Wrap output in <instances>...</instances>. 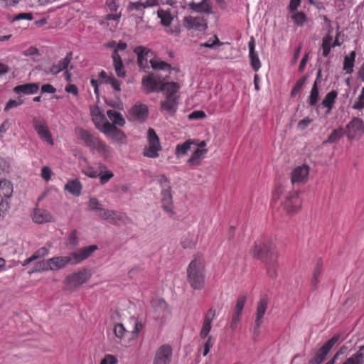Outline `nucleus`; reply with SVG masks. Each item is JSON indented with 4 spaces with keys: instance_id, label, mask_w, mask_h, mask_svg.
Masks as SVG:
<instances>
[{
    "instance_id": "obj_1",
    "label": "nucleus",
    "mask_w": 364,
    "mask_h": 364,
    "mask_svg": "<svg viewBox=\"0 0 364 364\" xmlns=\"http://www.w3.org/2000/svg\"><path fill=\"white\" fill-rule=\"evenodd\" d=\"M274 206L277 211L284 215H294L298 213L302 204L297 191H287L284 186H277L273 192Z\"/></svg>"
},
{
    "instance_id": "obj_2",
    "label": "nucleus",
    "mask_w": 364,
    "mask_h": 364,
    "mask_svg": "<svg viewBox=\"0 0 364 364\" xmlns=\"http://www.w3.org/2000/svg\"><path fill=\"white\" fill-rule=\"evenodd\" d=\"M205 261L202 255H197L188 267L187 280L193 289L200 290L205 286Z\"/></svg>"
},
{
    "instance_id": "obj_3",
    "label": "nucleus",
    "mask_w": 364,
    "mask_h": 364,
    "mask_svg": "<svg viewBox=\"0 0 364 364\" xmlns=\"http://www.w3.org/2000/svg\"><path fill=\"white\" fill-rule=\"evenodd\" d=\"M75 133L78 139L82 140L87 147L95 149L102 154L107 153L109 151L107 144L88 130L78 127L75 129Z\"/></svg>"
},
{
    "instance_id": "obj_4",
    "label": "nucleus",
    "mask_w": 364,
    "mask_h": 364,
    "mask_svg": "<svg viewBox=\"0 0 364 364\" xmlns=\"http://www.w3.org/2000/svg\"><path fill=\"white\" fill-rule=\"evenodd\" d=\"M277 255L275 245L269 237H262L255 242L253 249L255 258L264 261Z\"/></svg>"
},
{
    "instance_id": "obj_5",
    "label": "nucleus",
    "mask_w": 364,
    "mask_h": 364,
    "mask_svg": "<svg viewBox=\"0 0 364 364\" xmlns=\"http://www.w3.org/2000/svg\"><path fill=\"white\" fill-rule=\"evenodd\" d=\"M88 208L90 210L95 211L99 217L113 223L123 219V214L114 210L105 209L96 198H90L88 202Z\"/></svg>"
},
{
    "instance_id": "obj_6",
    "label": "nucleus",
    "mask_w": 364,
    "mask_h": 364,
    "mask_svg": "<svg viewBox=\"0 0 364 364\" xmlns=\"http://www.w3.org/2000/svg\"><path fill=\"white\" fill-rule=\"evenodd\" d=\"M161 188V204L163 209L168 213H173V204L170 181L162 175L159 179Z\"/></svg>"
},
{
    "instance_id": "obj_7",
    "label": "nucleus",
    "mask_w": 364,
    "mask_h": 364,
    "mask_svg": "<svg viewBox=\"0 0 364 364\" xmlns=\"http://www.w3.org/2000/svg\"><path fill=\"white\" fill-rule=\"evenodd\" d=\"M147 142L148 144L144 149L143 155L151 159L159 157V152L161 150L162 147L159 137L152 128L148 129Z\"/></svg>"
},
{
    "instance_id": "obj_8",
    "label": "nucleus",
    "mask_w": 364,
    "mask_h": 364,
    "mask_svg": "<svg viewBox=\"0 0 364 364\" xmlns=\"http://www.w3.org/2000/svg\"><path fill=\"white\" fill-rule=\"evenodd\" d=\"M165 80L166 77H162L154 73H150L142 77V88L147 94L161 92L164 81Z\"/></svg>"
},
{
    "instance_id": "obj_9",
    "label": "nucleus",
    "mask_w": 364,
    "mask_h": 364,
    "mask_svg": "<svg viewBox=\"0 0 364 364\" xmlns=\"http://www.w3.org/2000/svg\"><path fill=\"white\" fill-rule=\"evenodd\" d=\"M32 123L40 139L46 141L50 145H53L54 141L46 121L41 117H34Z\"/></svg>"
},
{
    "instance_id": "obj_10",
    "label": "nucleus",
    "mask_w": 364,
    "mask_h": 364,
    "mask_svg": "<svg viewBox=\"0 0 364 364\" xmlns=\"http://www.w3.org/2000/svg\"><path fill=\"white\" fill-rule=\"evenodd\" d=\"M13 193L12 183L6 179L0 180V218L9 208V198Z\"/></svg>"
},
{
    "instance_id": "obj_11",
    "label": "nucleus",
    "mask_w": 364,
    "mask_h": 364,
    "mask_svg": "<svg viewBox=\"0 0 364 364\" xmlns=\"http://www.w3.org/2000/svg\"><path fill=\"white\" fill-rule=\"evenodd\" d=\"M90 277L89 272L86 269H83L68 275L64 282L68 289L73 290L85 283Z\"/></svg>"
},
{
    "instance_id": "obj_12",
    "label": "nucleus",
    "mask_w": 364,
    "mask_h": 364,
    "mask_svg": "<svg viewBox=\"0 0 364 364\" xmlns=\"http://www.w3.org/2000/svg\"><path fill=\"white\" fill-rule=\"evenodd\" d=\"M127 48V45L126 43L119 41L112 53L113 66L114 68L116 74L119 77H124L126 76L124 66L122 58L119 54V51H123L126 50Z\"/></svg>"
},
{
    "instance_id": "obj_13",
    "label": "nucleus",
    "mask_w": 364,
    "mask_h": 364,
    "mask_svg": "<svg viewBox=\"0 0 364 364\" xmlns=\"http://www.w3.org/2000/svg\"><path fill=\"white\" fill-rule=\"evenodd\" d=\"M339 338L340 336L336 335L326 342L318 350L314 357L309 361V364H321Z\"/></svg>"
},
{
    "instance_id": "obj_14",
    "label": "nucleus",
    "mask_w": 364,
    "mask_h": 364,
    "mask_svg": "<svg viewBox=\"0 0 364 364\" xmlns=\"http://www.w3.org/2000/svg\"><path fill=\"white\" fill-rule=\"evenodd\" d=\"M310 168L303 164L294 168L291 173V182L292 185H300L308 181Z\"/></svg>"
},
{
    "instance_id": "obj_15",
    "label": "nucleus",
    "mask_w": 364,
    "mask_h": 364,
    "mask_svg": "<svg viewBox=\"0 0 364 364\" xmlns=\"http://www.w3.org/2000/svg\"><path fill=\"white\" fill-rule=\"evenodd\" d=\"M98 249V247L95 245H92L88 247H84L73 252L70 254V258L71 259V264H77L87 259L95 250Z\"/></svg>"
},
{
    "instance_id": "obj_16",
    "label": "nucleus",
    "mask_w": 364,
    "mask_h": 364,
    "mask_svg": "<svg viewBox=\"0 0 364 364\" xmlns=\"http://www.w3.org/2000/svg\"><path fill=\"white\" fill-rule=\"evenodd\" d=\"M72 53H68L65 57L60 60L56 63H53L50 66L45 68V73L53 75H56L62 71H65L68 68L72 60Z\"/></svg>"
},
{
    "instance_id": "obj_17",
    "label": "nucleus",
    "mask_w": 364,
    "mask_h": 364,
    "mask_svg": "<svg viewBox=\"0 0 364 364\" xmlns=\"http://www.w3.org/2000/svg\"><path fill=\"white\" fill-rule=\"evenodd\" d=\"M183 26L188 29L204 31L207 28V23L204 18L200 16H186L183 18Z\"/></svg>"
},
{
    "instance_id": "obj_18",
    "label": "nucleus",
    "mask_w": 364,
    "mask_h": 364,
    "mask_svg": "<svg viewBox=\"0 0 364 364\" xmlns=\"http://www.w3.org/2000/svg\"><path fill=\"white\" fill-rule=\"evenodd\" d=\"M347 136L349 139H352L360 136L364 131V122L358 118H353L346 126Z\"/></svg>"
},
{
    "instance_id": "obj_19",
    "label": "nucleus",
    "mask_w": 364,
    "mask_h": 364,
    "mask_svg": "<svg viewBox=\"0 0 364 364\" xmlns=\"http://www.w3.org/2000/svg\"><path fill=\"white\" fill-rule=\"evenodd\" d=\"M172 348L169 345H163L157 350L154 364H170Z\"/></svg>"
},
{
    "instance_id": "obj_20",
    "label": "nucleus",
    "mask_w": 364,
    "mask_h": 364,
    "mask_svg": "<svg viewBox=\"0 0 364 364\" xmlns=\"http://www.w3.org/2000/svg\"><path fill=\"white\" fill-rule=\"evenodd\" d=\"M189 8L200 14H210L212 13V6L210 0H191L187 2Z\"/></svg>"
},
{
    "instance_id": "obj_21",
    "label": "nucleus",
    "mask_w": 364,
    "mask_h": 364,
    "mask_svg": "<svg viewBox=\"0 0 364 364\" xmlns=\"http://www.w3.org/2000/svg\"><path fill=\"white\" fill-rule=\"evenodd\" d=\"M216 315V310L213 308H210L204 316L203 323L202 328L200 332V336L201 338H206L210 330L211 323Z\"/></svg>"
},
{
    "instance_id": "obj_22",
    "label": "nucleus",
    "mask_w": 364,
    "mask_h": 364,
    "mask_svg": "<svg viewBox=\"0 0 364 364\" xmlns=\"http://www.w3.org/2000/svg\"><path fill=\"white\" fill-rule=\"evenodd\" d=\"M149 62L153 70L166 73V75L164 77H166V79L168 77L172 70L178 71L176 68H172L169 63L163 61L158 57L151 59Z\"/></svg>"
},
{
    "instance_id": "obj_23",
    "label": "nucleus",
    "mask_w": 364,
    "mask_h": 364,
    "mask_svg": "<svg viewBox=\"0 0 364 364\" xmlns=\"http://www.w3.org/2000/svg\"><path fill=\"white\" fill-rule=\"evenodd\" d=\"M268 306V299L267 296H263L260 299L259 301L257 304V309L255 314V331L259 329L262 323V318L266 312Z\"/></svg>"
},
{
    "instance_id": "obj_24",
    "label": "nucleus",
    "mask_w": 364,
    "mask_h": 364,
    "mask_svg": "<svg viewBox=\"0 0 364 364\" xmlns=\"http://www.w3.org/2000/svg\"><path fill=\"white\" fill-rule=\"evenodd\" d=\"M48 262L50 264V270L56 271L65 267L68 264H71V259L69 255L65 257H53L48 259Z\"/></svg>"
},
{
    "instance_id": "obj_25",
    "label": "nucleus",
    "mask_w": 364,
    "mask_h": 364,
    "mask_svg": "<svg viewBox=\"0 0 364 364\" xmlns=\"http://www.w3.org/2000/svg\"><path fill=\"white\" fill-rule=\"evenodd\" d=\"M249 57L250 59V65L255 71H258L261 68V63L257 53L255 52V43L253 37L251 38L248 43Z\"/></svg>"
},
{
    "instance_id": "obj_26",
    "label": "nucleus",
    "mask_w": 364,
    "mask_h": 364,
    "mask_svg": "<svg viewBox=\"0 0 364 364\" xmlns=\"http://www.w3.org/2000/svg\"><path fill=\"white\" fill-rule=\"evenodd\" d=\"M33 220L38 224H43L53 220L51 213L43 209H36L33 215Z\"/></svg>"
},
{
    "instance_id": "obj_27",
    "label": "nucleus",
    "mask_w": 364,
    "mask_h": 364,
    "mask_svg": "<svg viewBox=\"0 0 364 364\" xmlns=\"http://www.w3.org/2000/svg\"><path fill=\"white\" fill-rule=\"evenodd\" d=\"M208 153L207 149H196L188 159L187 164L190 166H198L201 164L205 155Z\"/></svg>"
},
{
    "instance_id": "obj_28",
    "label": "nucleus",
    "mask_w": 364,
    "mask_h": 364,
    "mask_svg": "<svg viewBox=\"0 0 364 364\" xmlns=\"http://www.w3.org/2000/svg\"><path fill=\"white\" fill-rule=\"evenodd\" d=\"M38 90L39 84L34 82L17 85L14 88V92L16 94L33 95L36 93Z\"/></svg>"
},
{
    "instance_id": "obj_29",
    "label": "nucleus",
    "mask_w": 364,
    "mask_h": 364,
    "mask_svg": "<svg viewBox=\"0 0 364 364\" xmlns=\"http://www.w3.org/2000/svg\"><path fill=\"white\" fill-rule=\"evenodd\" d=\"M341 364H364V350L362 346L359 347L355 353L342 361Z\"/></svg>"
},
{
    "instance_id": "obj_30",
    "label": "nucleus",
    "mask_w": 364,
    "mask_h": 364,
    "mask_svg": "<svg viewBox=\"0 0 364 364\" xmlns=\"http://www.w3.org/2000/svg\"><path fill=\"white\" fill-rule=\"evenodd\" d=\"M266 265L267 273L271 278H275L277 276L278 262L277 255L271 259L262 261Z\"/></svg>"
},
{
    "instance_id": "obj_31",
    "label": "nucleus",
    "mask_w": 364,
    "mask_h": 364,
    "mask_svg": "<svg viewBox=\"0 0 364 364\" xmlns=\"http://www.w3.org/2000/svg\"><path fill=\"white\" fill-rule=\"evenodd\" d=\"M337 96L338 92L336 90H331L326 94L323 100L321 105L327 108V111L326 112V114H328L331 112Z\"/></svg>"
},
{
    "instance_id": "obj_32",
    "label": "nucleus",
    "mask_w": 364,
    "mask_h": 364,
    "mask_svg": "<svg viewBox=\"0 0 364 364\" xmlns=\"http://www.w3.org/2000/svg\"><path fill=\"white\" fill-rule=\"evenodd\" d=\"M65 190L73 196H79L81 194L82 184L77 179L70 180L65 184Z\"/></svg>"
},
{
    "instance_id": "obj_33",
    "label": "nucleus",
    "mask_w": 364,
    "mask_h": 364,
    "mask_svg": "<svg viewBox=\"0 0 364 364\" xmlns=\"http://www.w3.org/2000/svg\"><path fill=\"white\" fill-rule=\"evenodd\" d=\"M179 90V85L174 82H165L164 81L161 91L165 92L166 97H176V95Z\"/></svg>"
},
{
    "instance_id": "obj_34",
    "label": "nucleus",
    "mask_w": 364,
    "mask_h": 364,
    "mask_svg": "<svg viewBox=\"0 0 364 364\" xmlns=\"http://www.w3.org/2000/svg\"><path fill=\"white\" fill-rule=\"evenodd\" d=\"M91 117L96 128L100 129L101 125L105 122V117L98 107L91 109Z\"/></svg>"
},
{
    "instance_id": "obj_35",
    "label": "nucleus",
    "mask_w": 364,
    "mask_h": 364,
    "mask_svg": "<svg viewBox=\"0 0 364 364\" xmlns=\"http://www.w3.org/2000/svg\"><path fill=\"white\" fill-rule=\"evenodd\" d=\"M130 112L136 119H144L148 115V108L144 105H136Z\"/></svg>"
},
{
    "instance_id": "obj_36",
    "label": "nucleus",
    "mask_w": 364,
    "mask_h": 364,
    "mask_svg": "<svg viewBox=\"0 0 364 364\" xmlns=\"http://www.w3.org/2000/svg\"><path fill=\"white\" fill-rule=\"evenodd\" d=\"M355 55V52L353 50L349 55L344 57L343 70H345L346 73L351 74L353 73Z\"/></svg>"
},
{
    "instance_id": "obj_37",
    "label": "nucleus",
    "mask_w": 364,
    "mask_h": 364,
    "mask_svg": "<svg viewBox=\"0 0 364 364\" xmlns=\"http://www.w3.org/2000/svg\"><path fill=\"white\" fill-rule=\"evenodd\" d=\"M161 109L168 112H174L177 108V97H166L161 102Z\"/></svg>"
},
{
    "instance_id": "obj_38",
    "label": "nucleus",
    "mask_w": 364,
    "mask_h": 364,
    "mask_svg": "<svg viewBox=\"0 0 364 364\" xmlns=\"http://www.w3.org/2000/svg\"><path fill=\"white\" fill-rule=\"evenodd\" d=\"M107 114L109 119L113 122V124L122 127L125 124V120L122 114L116 110H108Z\"/></svg>"
},
{
    "instance_id": "obj_39",
    "label": "nucleus",
    "mask_w": 364,
    "mask_h": 364,
    "mask_svg": "<svg viewBox=\"0 0 364 364\" xmlns=\"http://www.w3.org/2000/svg\"><path fill=\"white\" fill-rule=\"evenodd\" d=\"M291 18L297 26L302 27L308 22V17L304 11H296L291 16Z\"/></svg>"
},
{
    "instance_id": "obj_40",
    "label": "nucleus",
    "mask_w": 364,
    "mask_h": 364,
    "mask_svg": "<svg viewBox=\"0 0 364 364\" xmlns=\"http://www.w3.org/2000/svg\"><path fill=\"white\" fill-rule=\"evenodd\" d=\"M193 144H196V141L194 140L188 139L183 142V144H178L176 147V155L180 156L186 154L188 151L191 149V146Z\"/></svg>"
},
{
    "instance_id": "obj_41",
    "label": "nucleus",
    "mask_w": 364,
    "mask_h": 364,
    "mask_svg": "<svg viewBox=\"0 0 364 364\" xmlns=\"http://www.w3.org/2000/svg\"><path fill=\"white\" fill-rule=\"evenodd\" d=\"M333 41V38L331 35L328 34L324 36L322 39V55L324 57H327L330 52L331 49L333 48L331 42Z\"/></svg>"
},
{
    "instance_id": "obj_42",
    "label": "nucleus",
    "mask_w": 364,
    "mask_h": 364,
    "mask_svg": "<svg viewBox=\"0 0 364 364\" xmlns=\"http://www.w3.org/2000/svg\"><path fill=\"white\" fill-rule=\"evenodd\" d=\"M319 100V90L317 85V81L316 80L313 85V87L311 88L310 96H309V104L314 107L315 106L318 101Z\"/></svg>"
},
{
    "instance_id": "obj_43",
    "label": "nucleus",
    "mask_w": 364,
    "mask_h": 364,
    "mask_svg": "<svg viewBox=\"0 0 364 364\" xmlns=\"http://www.w3.org/2000/svg\"><path fill=\"white\" fill-rule=\"evenodd\" d=\"M343 135V131L342 128L334 129L328 139L324 141V144H333L338 141Z\"/></svg>"
},
{
    "instance_id": "obj_44",
    "label": "nucleus",
    "mask_w": 364,
    "mask_h": 364,
    "mask_svg": "<svg viewBox=\"0 0 364 364\" xmlns=\"http://www.w3.org/2000/svg\"><path fill=\"white\" fill-rule=\"evenodd\" d=\"M143 49L144 46H136L134 50V52L137 55V63L141 68H146L148 62L147 58L141 55V50H143Z\"/></svg>"
},
{
    "instance_id": "obj_45",
    "label": "nucleus",
    "mask_w": 364,
    "mask_h": 364,
    "mask_svg": "<svg viewBox=\"0 0 364 364\" xmlns=\"http://www.w3.org/2000/svg\"><path fill=\"white\" fill-rule=\"evenodd\" d=\"M116 125L111 124L108 121H105L100 127V132L104 133L107 136H111L112 134L116 131Z\"/></svg>"
},
{
    "instance_id": "obj_46",
    "label": "nucleus",
    "mask_w": 364,
    "mask_h": 364,
    "mask_svg": "<svg viewBox=\"0 0 364 364\" xmlns=\"http://www.w3.org/2000/svg\"><path fill=\"white\" fill-rule=\"evenodd\" d=\"M49 266L50 264L48 262V259L39 261L35 264L34 268L32 270L29 271V274H32L36 272L49 271Z\"/></svg>"
},
{
    "instance_id": "obj_47",
    "label": "nucleus",
    "mask_w": 364,
    "mask_h": 364,
    "mask_svg": "<svg viewBox=\"0 0 364 364\" xmlns=\"http://www.w3.org/2000/svg\"><path fill=\"white\" fill-rule=\"evenodd\" d=\"M110 137H112V139L117 141V143L126 144L127 142L126 135L122 130L117 128Z\"/></svg>"
},
{
    "instance_id": "obj_48",
    "label": "nucleus",
    "mask_w": 364,
    "mask_h": 364,
    "mask_svg": "<svg viewBox=\"0 0 364 364\" xmlns=\"http://www.w3.org/2000/svg\"><path fill=\"white\" fill-rule=\"evenodd\" d=\"M321 267L320 266H317L314 272H313V278L311 280V285L314 289H317L318 284L320 282V277L321 274Z\"/></svg>"
},
{
    "instance_id": "obj_49",
    "label": "nucleus",
    "mask_w": 364,
    "mask_h": 364,
    "mask_svg": "<svg viewBox=\"0 0 364 364\" xmlns=\"http://www.w3.org/2000/svg\"><path fill=\"white\" fill-rule=\"evenodd\" d=\"M306 80V76H304L297 80V82H296L294 87H293V89L291 92V97L296 96V95L301 90V89L304 86Z\"/></svg>"
},
{
    "instance_id": "obj_50",
    "label": "nucleus",
    "mask_w": 364,
    "mask_h": 364,
    "mask_svg": "<svg viewBox=\"0 0 364 364\" xmlns=\"http://www.w3.org/2000/svg\"><path fill=\"white\" fill-rule=\"evenodd\" d=\"M223 43L219 41L218 36L215 35L213 38H210L208 41L201 43L200 44V47H205V48H213L214 46H220Z\"/></svg>"
},
{
    "instance_id": "obj_51",
    "label": "nucleus",
    "mask_w": 364,
    "mask_h": 364,
    "mask_svg": "<svg viewBox=\"0 0 364 364\" xmlns=\"http://www.w3.org/2000/svg\"><path fill=\"white\" fill-rule=\"evenodd\" d=\"M99 173L100 175L98 176L100 177V183L102 185L107 183L114 176L113 173L109 170L105 171H101Z\"/></svg>"
},
{
    "instance_id": "obj_52",
    "label": "nucleus",
    "mask_w": 364,
    "mask_h": 364,
    "mask_svg": "<svg viewBox=\"0 0 364 364\" xmlns=\"http://www.w3.org/2000/svg\"><path fill=\"white\" fill-rule=\"evenodd\" d=\"M152 306L156 311L165 310L167 309V304L163 299H156L152 301Z\"/></svg>"
},
{
    "instance_id": "obj_53",
    "label": "nucleus",
    "mask_w": 364,
    "mask_h": 364,
    "mask_svg": "<svg viewBox=\"0 0 364 364\" xmlns=\"http://www.w3.org/2000/svg\"><path fill=\"white\" fill-rule=\"evenodd\" d=\"M82 172L85 175L90 178H97L100 175V173L94 167L87 166L82 168Z\"/></svg>"
},
{
    "instance_id": "obj_54",
    "label": "nucleus",
    "mask_w": 364,
    "mask_h": 364,
    "mask_svg": "<svg viewBox=\"0 0 364 364\" xmlns=\"http://www.w3.org/2000/svg\"><path fill=\"white\" fill-rule=\"evenodd\" d=\"M353 108L355 109H362L364 108V87L362 88L357 100L354 102Z\"/></svg>"
},
{
    "instance_id": "obj_55",
    "label": "nucleus",
    "mask_w": 364,
    "mask_h": 364,
    "mask_svg": "<svg viewBox=\"0 0 364 364\" xmlns=\"http://www.w3.org/2000/svg\"><path fill=\"white\" fill-rule=\"evenodd\" d=\"M23 103V100L21 97H18L16 100H10L6 103L4 110L8 111L12 108L17 107Z\"/></svg>"
},
{
    "instance_id": "obj_56",
    "label": "nucleus",
    "mask_w": 364,
    "mask_h": 364,
    "mask_svg": "<svg viewBox=\"0 0 364 364\" xmlns=\"http://www.w3.org/2000/svg\"><path fill=\"white\" fill-rule=\"evenodd\" d=\"M126 331L127 330L122 323L115 324L114 327V333L117 338L122 339L124 337Z\"/></svg>"
},
{
    "instance_id": "obj_57",
    "label": "nucleus",
    "mask_w": 364,
    "mask_h": 364,
    "mask_svg": "<svg viewBox=\"0 0 364 364\" xmlns=\"http://www.w3.org/2000/svg\"><path fill=\"white\" fill-rule=\"evenodd\" d=\"M197 242V237L194 235L189 236L188 240L185 239L182 241V245L183 248H191Z\"/></svg>"
},
{
    "instance_id": "obj_58",
    "label": "nucleus",
    "mask_w": 364,
    "mask_h": 364,
    "mask_svg": "<svg viewBox=\"0 0 364 364\" xmlns=\"http://www.w3.org/2000/svg\"><path fill=\"white\" fill-rule=\"evenodd\" d=\"M246 301L245 296H240L237 300L236 306L235 308V311L238 313H242V309L245 306Z\"/></svg>"
},
{
    "instance_id": "obj_59",
    "label": "nucleus",
    "mask_w": 364,
    "mask_h": 364,
    "mask_svg": "<svg viewBox=\"0 0 364 364\" xmlns=\"http://www.w3.org/2000/svg\"><path fill=\"white\" fill-rule=\"evenodd\" d=\"M48 253H49V250L46 247H43L39 248L37 251H36L33 254V256L35 257V259L36 260L38 259H40V258L47 256L48 255Z\"/></svg>"
},
{
    "instance_id": "obj_60",
    "label": "nucleus",
    "mask_w": 364,
    "mask_h": 364,
    "mask_svg": "<svg viewBox=\"0 0 364 364\" xmlns=\"http://www.w3.org/2000/svg\"><path fill=\"white\" fill-rule=\"evenodd\" d=\"M33 19V14L31 13H20L17 15H16L13 18V21H17L21 20H32Z\"/></svg>"
},
{
    "instance_id": "obj_61",
    "label": "nucleus",
    "mask_w": 364,
    "mask_h": 364,
    "mask_svg": "<svg viewBox=\"0 0 364 364\" xmlns=\"http://www.w3.org/2000/svg\"><path fill=\"white\" fill-rule=\"evenodd\" d=\"M52 170L48 166H43L41 170V177L46 181H49L51 179Z\"/></svg>"
},
{
    "instance_id": "obj_62",
    "label": "nucleus",
    "mask_w": 364,
    "mask_h": 364,
    "mask_svg": "<svg viewBox=\"0 0 364 364\" xmlns=\"http://www.w3.org/2000/svg\"><path fill=\"white\" fill-rule=\"evenodd\" d=\"M107 84H110L112 85V88L116 91L119 92L121 90L120 82L118 80H117L113 75L108 78Z\"/></svg>"
},
{
    "instance_id": "obj_63",
    "label": "nucleus",
    "mask_w": 364,
    "mask_h": 364,
    "mask_svg": "<svg viewBox=\"0 0 364 364\" xmlns=\"http://www.w3.org/2000/svg\"><path fill=\"white\" fill-rule=\"evenodd\" d=\"M117 359L115 356L112 355H106L100 362V364H117Z\"/></svg>"
},
{
    "instance_id": "obj_64",
    "label": "nucleus",
    "mask_w": 364,
    "mask_h": 364,
    "mask_svg": "<svg viewBox=\"0 0 364 364\" xmlns=\"http://www.w3.org/2000/svg\"><path fill=\"white\" fill-rule=\"evenodd\" d=\"M312 122L313 119L311 118H310L309 117H306L299 122L298 128L300 130H304Z\"/></svg>"
}]
</instances>
